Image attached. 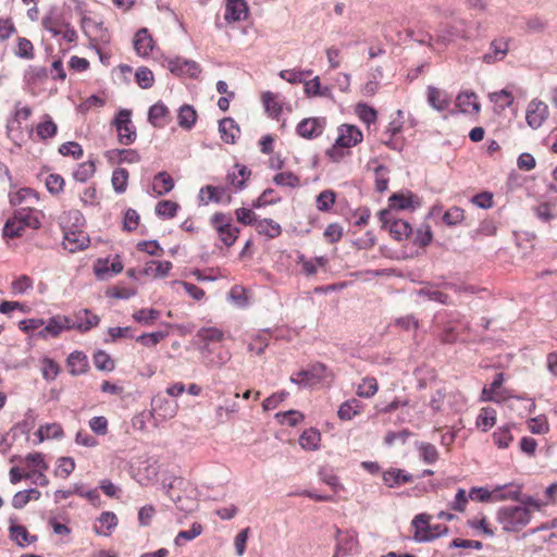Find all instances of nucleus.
I'll return each mask as SVG.
<instances>
[{
    "label": "nucleus",
    "instance_id": "8fccbe9b",
    "mask_svg": "<svg viewBox=\"0 0 557 557\" xmlns=\"http://www.w3.org/2000/svg\"><path fill=\"white\" fill-rule=\"evenodd\" d=\"M95 367L100 371L111 372L114 370V362L109 354L103 350H98L94 355Z\"/></svg>",
    "mask_w": 557,
    "mask_h": 557
},
{
    "label": "nucleus",
    "instance_id": "c03bdc74",
    "mask_svg": "<svg viewBox=\"0 0 557 557\" xmlns=\"http://www.w3.org/2000/svg\"><path fill=\"white\" fill-rule=\"evenodd\" d=\"M95 162L89 160L78 164L77 169L73 173V177L77 182L85 183L95 174Z\"/></svg>",
    "mask_w": 557,
    "mask_h": 557
},
{
    "label": "nucleus",
    "instance_id": "69168bd1",
    "mask_svg": "<svg viewBox=\"0 0 557 557\" xmlns=\"http://www.w3.org/2000/svg\"><path fill=\"white\" fill-rule=\"evenodd\" d=\"M357 113H358L360 120L367 124H371L376 121V116H377L376 111L372 107H370L366 103H359L357 106Z\"/></svg>",
    "mask_w": 557,
    "mask_h": 557
},
{
    "label": "nucleus",
    "instance_id": "412c9836",
    "mask_svg": "<svg viewBox=\"0 0 557 557\" xmlns=\"http://www.w3.org/2000/svg\"><path fill=\"white\" fill-rule=\"evenodd\" d=\"M428 102L436 111L442 112L449 106L447 94L436 87H428Z\"/></svg>",
    "mask_w": 557,
    "mask_h": 557
},
{
    "label": "nucleus",
    "instance_id": "37998d69",
    "mask_svg": "<svg viewBox=\"0 0 557 557\" xmlns=\"http://www.w3.org/2000/svg\"><path fill=\"white\" fill-rule=\"evenodd\" d=\"M36 132L40 139L46 140L55 136L58 126L49 115H46V120L37 125Z\"/></svg>",
    "mask_w": 557,
    "mask_h": 557
},
{
    "label": "nucleus",
    "instance_id": "4be33fe9",
    "mask_svg": "<svg viewBox=\"0 0 557 557\" xmlns=\"http://www.w3.org/2000/svg\"><path fill=\"white\" fill-rule=\"evenodd\" d=\"M66 361L72 375H81L86 373L88 370L87 356L82 351H73L70 354Z\"/></svg>",
    "mask_w": 557,
    "mask_h": 557
},
{
    "label": "nucleus",
    "instance_id": "7ed1b4c3",
    "mask_svg": "<svg viewBox=\"0 0 557 557\" xmlns=\"http://www.w3.org/2000/svg\"><path fill=\"white\" fill-rule=\"evenodd\" d=\"M131 116V110L121 109L111 122L117 131L119 143L124 146L132 145L137 138L136 127L134 126Z\"/></svg>",
    "mask_w": 557,
    "mask_h": 557
},
{
    "label": "nucleus",
    "instance_id": "79ce46f5",
    "mask_svg": "<svg viewBox=\"0 0 557 557\" xmlns=\"http://www.w3.org/2000/svg\"><path fill=\"white\" fill-rule=\"evenodd\" d=\"M196 337L199 342L218 343L223 339L224 334L218 327H201L197 331Z\"/></svg>",
    "mask_w": 557,
    "mask_h": 557
},
{
    "label": "nucleus",
    "instance_id": "a18cd8bd",
    "mask_svg": "<svg viewBox=\"0 0 557 557\" xmlns=\"http://www.w3.org/2000/svg\"><path fill=\"white\" fill-rule=\"evenodd\" d=\"M160 317V311L153 308L140 309L133 313V319L146 326H149Z\"/></svg>",
    "mask_w": 557,
    "mask_h": 557
},
{
    "label": "nucleus",
    "instance_id": "a19ab883",
    "mask_svg": "<svg viewBox=\"0 0 557 557\" xmlns=\"http://www.w3.org/2000/svg\"><path fill=\"white\" fill-rule=\"evenodd\" d=\"M128 171L123 168H117L112 173V186L117 194H123L127 188Z\"/></svg>",
    "mask_w": 557,
    "mask_h": 557
},
{
    "label": "nucleus",
    "instance_id": "ddd939ff",
    "mask_svg": "<svg viewBox=\"0 0 557 557\" xmlns=\"http://www.w3.org/2000/svg\"><path fill=\"white\" fill-rule=\"evenodd\" d=\"M169 117L170 110L162 101H158L149 108L148 121L154 127L165 126Z\"/></svg>",
    "mask_w": 557,
    "mask_h": 557
},
{
    "label": "nucleus",
    "instance_id": "ea45409f",
    "mask_svg": "<svg viewBox=\"0 0 557 557\" xmlns=\"http://www.w3.org/2000/svg\"><path fill=\"white\" fill-rule=\"evenodd\" d=\"M218 234L220 239L227 246L231 247L237 239L239 228L232 226V224H222L218 227Z\"/></svg>",
    "mask_w": 557,
    "mask_h": 557
},
{
    "label": "nucleus",
    "instance_id": "052dcab7",
    "mask_svg": "<svg viewBox=\"0 0 557 557\" xmlns=\"http://www.w3.org/2000/svg\"><path fill=\"white\" fill-rule=\"evenodd\" d=\"M75 469V461L72 457H60L58 459V468L55 474L67 478Z\"/></svg>",
    "mask_w": 557,
    "mask_h": 557
},
{
    "label": "nucleus",
    "instance_id": "473e14b6",
    "mask_svg": "<svg viewBox=\"0 0 557 557\" xmlns=\"http://www.w3.org/2000/svg\"><path fill=\"white\" fill-rule=\"evenodd\" d=\"M413 195L410 191L394 193L388 198V206L391 209L406 210L412 206Z\"/></svg>",
    "mask_w": 557,
    "mask_h": 557
},
{
    "label": "nucleus",
    "instance_id": "bf43d9fd",
    "mask_svg": "<svg viewBox=\"0 0 557 557\" xmlns=\"http://www.w3.org/2000/svg\"><path fill=\"white\" fill-rule=\"evenodd\" d=\"M59 152L62 156H71L74 159H81L84 154L82 146L76 141H67L59 147Z\"/></svg>",
    "mask_w": 557,
    "mask_h": 557
},
{
    "label": "nucleus",
    "instance_id": "e2e57ef3",
    "mask_svg": "<svg viewBox=\"0 0 557 557\" xmlns=\"http://www.w3.org/2000/svg\"><path fill=\"white\" fill-rule=\"evenodd\" d=\"M46 187L52 195H58L63 190L64 178L59 174H49L46 178Z\"/></svg>",
    "mask_w": 557,
    "mask_h": 557
},
{
    "label": "nucleus",
    "instance_id": "dca6fc26",
    "mask_svg": "<svg viewBox=\"0 0 557 557\" xmlns=\"http://www.w3.org/2000/svg\"><path fill=\"white\" fill-rule=\"evenodd\" d=\"M10 539L14 541L20 547L35 543L38 537L32 535L24 525L11 523L9 527Z\"/></svg>",
    "mask_w": 557,
    "mask_h": 557
},
{
    "label": "nucleus",
    "instance_id": "774afa93",
    "mask_svg": "<svg viewBox=\"0 0 557 557\" xmlns=\"http://www.w3.org/2000/svg\"><path fill=\"white\" fill-rule=\"evenodd\" d=\"M262 100L264 108L268 112L271 114L277 116L281 111L282 107L275 101V95L271 91H265L262 94Z\"/></svg>",
    "mask_w": 557,
    "mask_h": 557
},
{
    "label": "nucleus",
    "instance_id": "338daca9",
    "mask_svg": "<svg viewBox=\"0 0 557 557\" xmlns=\"http://www.w3.org/2000/svg\"><path fill=\"white\" fill-rule=\"evenodd\" d=\"M137 249L139 251H145L150 256L160 257L163 253L162 247L159 245L158 240H143L137 244Z\"/></svg>",
    "mask_w": 557,
    "mask_h": 557
},
{
    "label": "nucleus",
    "instance_id": "5701e85b",
    "mask_svg": "<svg viewBox=\"0 0 557 557\" xmlns=\"http://www.w3.org/2000/svg\"><path fill=\"white\" fill-rule=\"evenodd\" d=\"M75 324H61V320L59 317H52L47 322L46 326L38 331L37 336L41 338H47L49 335L52 337H57L63 330H72Z\"/></svg>",
    "mask_w": 557,
    "mask_h": 557
},
{
    "label": "nucleus",
    "instance_id": "5fc2aeb1",
    "mask_svg": "<svg viewBox=\"0 0 557 557\" xmlns=\"http://www.w3.org/2000/svg\"><path fill=\"white\" fill-rule=\"evenodd\" d=\"M168 336V332L158 331L152 333H144L136 337V341L141 343L146 347H152L160 343Z\"/></svg>",
    "mask_w": 557,
    "mask_h": 557
},
{
    "label": "nucleus",
    "instance_id": "09e8293b",
    "mask_svg": "<svg viewBox=\"0 0 557 557\" xmlns=\"http://www.w3.org/2000/svg\"><path fill=\"white\" fill-rule=\"evenodd\" d=\"M135 79L138 86L143 89H148L153 86L154 77L150 69L140 66L135 73Z\"/></svg>",
    "mask_w": 557,
    "mask_h": 557
},
{
    "label": "nucleus",
    "instance_id": "de8ad7c7",
    "mask_svg": "<svg viewBox=\"0 0 557 557\" xmlns=\"http://www.w3.org/2000/svg\"><path fill=\"white\" fill-rule=\"evenodd\" d=\"M376 379L367 376L362 380V383L357 388V395L363 398H371L377 392Z\"/></svg>",
    "mask_w": 557,
    "mask_h": 557
},
{
    "label": "nucleus",
    "instance_id": "cd10ccee",
    "mask_svg": "<svg viewBox=\"0 0 557 557\" xmlns=\"http://www.w3.org/2000/svg\"><path fill=\"white\" fill-rule=\"evenodd\" d=\"M49 71L46 66L29 65L24 72V83L27 86L36 85L48 78Z\"/></svg>",
    "mask_w": 557,
    "mask_h": 557
},
{
    "label": "nucleus",
    "instance_id": "6e6d98bb",
    "mask_svg": "<svg viewBox=\"0 0 557 557\" xmlns=\"http://www.w3.org/2000/svg\"><path fill=\"white\" fill-rule=\"evenodd\" d=\"M465 211L460 207H451L443 215V221L448 226H455L465 219Z\"/></svg>",
    "mask_w": 557,
    "mask_h": 557
},
{
    "label": "nucleus",
    "instance_id": "4468645a",
    "mask_svg": "<svg viewBox=\"0 0 557 557\" xmlns=\"http://www.w3.org/2000/svg\"><path fill=\"white\" fill-rule=\"evenodd\" d=\"M456 106L461 113H479L481 106L476 100V95L473 91H463L457 96Z\"/></svg>",
    "mask_w": 557,
    "mask_h": 557
},
{
    "label": "nucleus",
    "instance_id": "0eeeda50",
    "mask_svg": "<svg viewBox=\"0 0 557 557\" xmlns=\"http://www.w3.org/2000/svg\"><path fill=\"white\" fill-rule=\"evenodd\" d=\"M325 119L323 117H308L301 120L297 127L296 133L306 139H313L319 137L324 129Z\"/></svg>",
    "mask_w": 557,
    "mask_h": 557
},
{
    "label": "nucleus",
    "instance_id": "9b49d317",
    "mask_svg": "<svg viewBox=\"0 0 557 557\" xmlns=\"http://www.w3.org/2000/svg\"><path fill=\"white\" fill-rule=\"evenodd\" d=\"M248 15V5L245 0H226L225 20L227 23L237 22L246 18Z\"/></svg>",
    "mask_w": 557,
    "mask_h": 557
},
{
    "label": "nucleus",
    "instance_id": "e433bc0d",
    "mask_svg": "<svg viewBox=\"0 0 557 557\" xmlns=\"http://www.w3.org/2000/svg\"><path fill=\"white\" fill-rule=\"evenodd\" d=\"M336 193L332 189L321 191L315 199L317 209L321 212H327L335 203Z\"/></svg>",
    "mask_w": 557,
    "mask_h": 557
},
{
    "label": "nucleus",
    "instance_id": "4c0bfd02",
    "mask_svg": "<svg viewBox=\"0 0 557 557\" xmlns=\"http://www.w3.org/2000/svg\"><path fill=\"white\" fill-rule=\"evenodd\" d=\"M180 206L172 200H161L156 206V214L163 219H172L176 215Z\"/></svg>",
    "mask_w": 557,
    "mask_h": 557
},
{
    "label": "nucleus",
    "instance_id": "13d9d810",
    "mask_svg": "<svg viewBox=\"0 0 557 557\" xmlns=\"http://www.w3.org/2000/svg\"><path fill=\"white\" fill-rule=\"evenodd\" d=\"M275 193L273 188H267L263 193L252 201V208L259 209L269 205H274L281 201V198H273L272 195Z\"/></svg>",
    "mask_w": 557,
    "mask_h": 557
},
{
    "label": "nucleus",
    "instance_id": "a878e982",
    "mask_svg": "<svg viewBox=\"0 0 557 557\" xmlns=\"http://www.w3.org/2000/svg\"><path fill=\"white\" fill-rule=\"evenodd\" d=\"M197 112L195 110V108L190 104H183L180 110H178V114H177V121H178V125L186 129V131H189L194 127V125L196 124V121H197Z\"/></svg>",
    "mask_w": 557,
    "mask_h": 557
},
{
    "label": "nucleus",
    "instance_id": "2f4dec72",
    "mask_svg": "<svg viewBox=\"0 0 557 557\" xmlns=\"http://www.w3.org/2000/svg\"><path fill=\"white\" fill-rule=\"evenodd\" d=\"M256 230L260 235H265L269 238H275L282 233L281 225L272 219L258 220L256 223Z\"/></svg>",
    "mask_w": 557,
    "mask_h": 557
},
{
    "label": "nucleus",
    "instance_id": "c756f323",
    "mask_svg": "<svg viewBox=\"0 0 557 557\" xmlns=\"http://www.w3.org/2000/svg\"><path fill=\"white\" fill-rule=\"evenodd\" d=\"M362 405L361 403L356 399L351 398L346 401H344L337 411V416L341 420H351L355 416L359 414L361 412Z\"/></svg>",
    "mask_w": 557,
    "mask_h": 557
},
{
    "label": "nucleus",
    "instance_id": "9d476101",
    "mask_svg": "<svg viewBox=\"0 0 557 557\" xmlns=\"http://www.w3.org/2000/svg\"><path fill=\"white\" fill-rule=\"evenodd\" d=\"M89 237L82 231H71L64 233V249L74 253L88 247Z\"/></svg>",
    "mask_w": 557,
    "mask_h": 557
},
{
    "label": "nucleus",
    "instance_id": "39448f33",
    "mask_svg": "<svg viewBox=\"0 0 557 557\" xmlns=\"http://www.w3.org/2000/svg\"><path fill=\"white\" fill-rule=\"evenodd\" d=\"M326 366L321 362L311 364L308 369L300 370L292 375L289 381L300 387H310L320 383L326 373Z\"/></svg>",
    "mask_w": 557,
    "mask_h": 557
},
{
    "label": "nucleus",
    "instance_id": "a211bd4d",
    "mask_svg": "<svg viewBox=\"0 0 557 557\" xmlns=\"http://www.w3.org/2000/svg\"><path fill=\"white\" fill-rule=\"evenodd\" d=\"M455 38L468 39V35L463 28L462 23L447 25L441 29L440 34L437 35V42L447 45Z\"/></svg>",
    "mask_w": 557,
    "mask_h": 557
},
{
    "label": "nucleus",
    "instance_id": "680f3d73",
    "mask_svg": "<svg viewBox=\"0 0 557 557\" xmlns=\"http://www.w3.org/2000/svg\"><path fill=\"white\" fill-rule=\"evenodd\" d=\"M36 419H37V416H36L35 411L29 408L25 412L24 419L21 422H18L14 426V429L20 430L21 433H23V434H28L29 431L35 426Z\"/></svg>",
    "mask_w": 557,
    "mask_h": 557
},
{
    "label": "nucleus",
    "instance_id": "6e6552de",
    "mask_svg": "<svg viewBox=\"0 0 557 557\" xmlns=\"http://www.w3.org/2000/svg\"><path fill=\"white\" fill-rule=\"evenodd\" d=\"M548 116V107L540 101V100H532L530 101L528 109H527V123L528 125L536 129L542 126L543 122Z\"/></svg>",
    "mask_w": 557,
    "mask_h": 557
},
{
    "label": "nucleus",
    "instance_id": "423d86ee",
    "mask_svg": "<svg viewBox=\"0 0 557 557\" xmlns=\"http://www.w3.org/2000/svg\"><path fill=\"white\" fill-rule=\"evenodd\" d=\"M168 69L176 76H188L190 78H197L201 73L200 65L194 60H187L181 57H176L168 60Z\"/></svg>",
    "mask_w": 557,
    "mask_h": 557
},
{
    "label": "nucleus",
    "instance_id": "49530a36",
    "mask_svg": "<svg viewBox=\"0 0 557 557\" xmlns=\"http://www.w3.org/2000/svg\"><path fill=\"white\" fill-rule=\"evenodd\" d=\"M202 533V525L194 522L189 530L180 531L176 535L174 543L177 546L183 545L184 542L191 541Z\"/></svg>",
    "mask_w": 557,
    "mask_h": 557
},
{
    "label": "nucleus",
    "instance_id": "20e7f679",
    "mask_svg": "<svg viewBox=\"0 0 557 557\" xmlns=\"http://www.w3.org/2000/svg\"><path fill=\"white\" fill-rule=\"evenodd\" d=\"M338 133L339 134L337 139L335 140V144L326 152L327 156L335 161L338 160V158L335 156L337 148H350L362 140V133L355 125L343 124L338 128Z\"/></svg>",
    "mask_w": 557,
    "mask_h": 557
},
{
    "label": "nucleus",
    "instance_id": "f8f14e48",
    "mask_svg": "<svg viewBox=\"0 0 557 557\" xmlns=\"http://www.w3.org/2000/svg\"><path fill=\"white\" fill-rule=\"evenodd\" d=\"M508 53V41L504 38L495 39L490 45V52L482 57L486 64L503 60Z\"/></svg>",
    "mask_w": 557,
    "mask_h": 557
},
{
    "label": "nucleus",
    "instance_id": "603ef678",
    "mask_svg": "<svg viewBox=\"0 0 557 557\" xmlns=\"http://www.w3.org/2000/svg\"><path fill=\"white\" fill-rule=\"evenodd\" d=\"M493 440L494 443L498 446V448H507L513 440V436L510 434V426L506 425L503 428H498L493 433Z\"/></svg>",
    "mask_w": 557,
    "mask_h": 557
},
{
    "label": "nucleus",
    "instance_id": "1a4fd4ad",
    "mask_svg": "<svg viewBox=\"0 0 557 557\" xmlns=\"http://www.w3.org/2000/svg\"><path fill=\"white\" fill-rule=\"evenodd\" d=\"M336 552L333 557H343L354 550H356L358 545L357 535L355 532H343L341 529L336 528Z\"/></svg>",
    "mask_w": 557,
    "mask_h": 557
},
{
    "label": "nucleus",
    "instance_id": "f257e3e1",
    "mask_svg": "<svg viewBox=\"0 0 557 557\" xmlns=\"http://www.w3.org/2000/svg\"><path fill=\"white\" fill-rule=\"evenodd\" d=\"M496 520L505 532H519L531 521V512L524 506H504L497 510Z\"/></svg>",
    "mask_w": 557,
    "mask_h": 557
},
{
    "label": "nucleus",
    "instance_id": "f03ea898",
    "mask_svg": "<svg viewBox=\"0 0 557 557\" xmlns=\"http://www.w3.org/2000/svg\"><path fill=\"white\" fill-rule=\"evenodd\" d=\"M40 222L30 208H22L14 212L3 226V236L14 238L20 237L26 227L38 228Z\"/></svg>",
    "mask_w": 557,
    "mask_h": 557
},
{
    "label": "nucleus",
    "instance_id": "0e129e2a",
    "mask_svg": "<svg viewBox=\"0 0 557 557\" xmlns=\"http://www.w3.org/2000/svg\"><path fill=\"white\" fill-rule=\"evenodd\" d=\"M41 371L45 380L53 381L59 374L60 368L54 360L50 358H44Z\"/></svg>",
    "mask_w": 557,
    "mask_h": 557
},
{
    "label": "nucleus",
    "instance_id": "58836bf2",
    "mask_svg": "<svg viewBox=\"0 0 557 557\" xmlns=\"http://www.w3.org/2000/svg\"><path fill=\"white\" fill-rule=\"evenodd\" d=\"M495 423H496L495 409L490 408V407L482 408L476 418V425L479 428H482V431L486 432Z\"/></svg>",
    "mask_w": 557,
    "mask_h": 557
},
{
    "label": "nucleus",
    "instance_id": "4d7b16f0",
    "mask_svg": "<svg viewBox=\"0 0 557 557\" xmlns=\"http://www.w3.org/2000/svg\"><path fill=\"white\" fill-rule=\"evenodd\" d=\"M419 449L421 458L425 463L432 465L438 459V451L433 444L421 443Z\"/></svg>",
    "mask_w": 557,
    "mask_h": 557
},
{
    "label": "nucleus",
    "instance_id": "aec40b11",
    "mask_svg": "<svg viewBox=\"0 0 557 557\" xmlns=\"http://www.w3.org/2000/svg\"><path fill=\"white\" fill-rule=\"evenodd\" d=\"M383 482L388 487H396L404 483L411 482L413 476L401 469H389L382 474Z\"/></svg>",
    "mask_w": 557,
    "mask_h": 557
},
{
    "label": "nucleus",
    "instance_id": "bb28decb",
    "mask_svg": "<svg viewBox=\"0 0 557 557\" xmlns=\"http://www.w3.org/2000/svg\"><path fill=\"white\" fill-rule=\"evenodd\" d=\"M424 534L414 533L413 540L418 543L431 542L448 533V528L444 524H436L423 528Z\"/></svg>",
    "mask_w": 557,
    "mask_h": 557
},
{
    "label": "nucleus",
    "instance_id": "b1692460",
    "mask_svg": "<svg viewBox=\"0 0 557 557\" xmlns=\"http://www.w3.org/2000/svg\"><path fill=\"white\" fill-rule=\"evenodd\" d=\"M153 410L158 411L163 418H172L176 414L177 404L173 400L158 396L151 403Z\"/></svg>",
    "mask_w": 557,
    "mask_h": 557
},
{
    "label": "nucleus",
    "instance_id": "f704fd0d",
    "mask_svg": "<svg viewBox=\"0 0 557 557\" xmlns=\"http://www.w3.org/2000/svg\"><path fill=\"white\" fill-rule=\"evenodd\" d=\"M321 435L318 430L309 429L302 432L299 437V444L304 449L315 450L319 446Z\"/></svg>",
    "mask_w": 557,
    "mask_h": 557
},
{
    "label": "nucleus",
    "instance_id": "2eb2a0df",
    "mask_svg": "<svg viewBox=\"0 0 557 557\" xmlns=\"http://www.w3.org/2000/svg\"><path fill=\"white\" fill-rule=\"evenodd\" d=\"M153 39L147 28H140L134 37V49L141 57H147L152 51Z\"/></svg>",
    "mask_w": 557,
    "mask_h": 557
},
{
    "label": "nucleus",
    "instance_id": "6ab92c4d",
    "mask_svg": "<svg viewBox=\"0 0 557 557\" xmlns=\"http://www.w3.org/2000/svg\"><path fill=\"white\" fill-rule=\"evenodd\" d=\"M521 485H517L513 483L498 485L494 488V502L502 500H520L521 496Z\"/></svg>",
    "mask_w": 557,
    "mask_h": 557
},
{
    "label": "nucleus",
    "instance_id": "f3484780",
    "mask_svg": "<svg viewBox=\"0 0 557 557\" xmlns=\"http://www.w3.org/2000/svg\"><path fill=\"white\" fill-rule=\"evenodd\" d=\"M221 138L226 144H235L239 134V126L232 117H224L219 122Z\"/></svg>",
    "mask_w": 557,
    "mask_h": 557
},
{
    "label": "nucleus",
    "instance_id": "393cba45",
    "mask_svg": "<svg viewBox=\"0 0 557 557\" xmlns=\"http://www.w3.org/2000/svg\"><path fill=\"white\" fill-rule=\"evenodd\" d=\"M225 191L226 189L224 187L207 185L199 191V201L203 205H208L209 202L220 203L222 202Z\"/></svg>",
    "mask_w": 557,
    "mask_h": 557
},
{
    "label": "nucleus",
    "instance_id": "7c9ffc66",
    "mask_svg": "<svg viewBox=\"0 0 557 557\" xmlns=\"http://www.w3.org/2000/svg\"><path fill=\"white\" fill-rule=\"evenodd\" d=\"M77 324L74 329L81 332H88L92 327L97 326L100 322V318L97 314L91 313L90 310L84 309L77 314Z\"/></svg>",
    "mask_w": 557,
    "mask_h": 557
},
{
    "label": "nucleus",
    "instance_id": "72a5a7b5",
    "mask_svg": "<svg viewBox=\"0 0 557 557\" xmlns=\"http://www.w3.org/2000/svg\"><path fill=\"white\" fill-rule=\"evenodd\" d=\"M417 294L421 297H425L431 301H435L442 305H450L449 295L435 289L432 285H428L423 288H420Z\"/></svg>",
    "mask_w": 557,
    "mask_h": 557
},
{
    "label": "nucleus",
    "instance_id": "c85d7f7f",
    "mask_svg": "<svg viewBox=\"0 0 557 557\" xmlns=\"http://www.w3.org/2000/svg\"><path fill=\"white\" fill-rule=\"evenodd\" d=\"M173 188L174 181L168 172L162 171L154 175L153 190L158 196L166 195Z\"/></svg>",
    "mask_w": 557,
    "mask_h": 557
},
{
    "label": "nucleus",
    "instance_id": "c9c22d12",
    "mask_svg": "<svg viewBox=\"0 0 557 557\" xmlns=\"http://www.w3.org/2000/svg\"><path fill=\"white\" fill-rule=\"evenodd\" d=\"M388 231L396 240H403L411 234L412 227L407 221L396 220L388 226Z\"/></svg>",
    "mask_w": 557,
    "mask_h": 557
},
{
    "label": "nucleus",
    "instance_id": "864d4df0",
    "mask_svg": "<svg viewBox=\"0 0 557 557\" xmlns=\"http://www.w3.org/2000/svg\"><path fill=\"white\" fill-rule=\"evenodd\" d=\"M273 182L278 186L298 187L300 185V178L293 172H281L273 177Z\"/></svg>",
    "mask_w": 557,
    "mask_h": 557
},
{
    "label": "nucleus",
    "instance_id": "3c124183",
    "mask_svg": "<svg viewBox=\"0 0 557 557\" xmlns=\"http://www.w3.org/2000/svg\"><path fill=\"white\" fill-rule=\"evenodd\" d=\"M15 55L25 60L34 59V46L32 41L25 37H18Z\"/></svg>",
    "mask_w": 557,
    "mask_h": 557
}]
</instances>
